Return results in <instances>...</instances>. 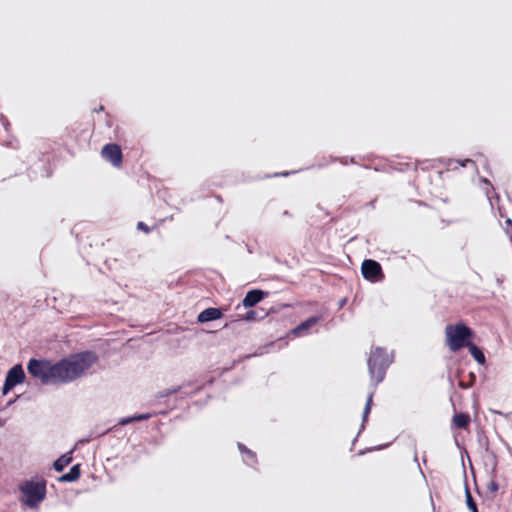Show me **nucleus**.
Here are the masks:
<instances>
[{"instance_id": "nucleus-16", "label": "nucleus", "mask_w": 512, "mask_h": 512, "mask_svg": "<svg viewBox=\"0 0 512 512\" xmlns=\"http://www.w3.org/2000/svg\"><path fill=\"white\" fill-rule=\"evenodd\" d=\"M237 447L240 453L243 455V462L247 466L254 467V465L258 462L256 453L241 442H237Z\"/></svg>"}, {"instance_id": "nucleus-55", "label": "nucleus", "mask_w": 512, "mask_h": 512, "mask_svg": "<svg viewBox=\"0 0 512 512\" xmlns=\"http://www.w3.org/2000/svg\"><path fill=\"white\" fill-rule=\"evenodd\" d=\"M470 469H471L472 473H474V468H473L472 464H470Z\"/></svg>"}, {"instance_id": "nucleus-7", "label": "nucleus", "mask_w": 512, "mask_h": 512, "mask_svg": "<svg viewBox=\"0 0 512 512\" xmlns=\"http://www.w3.org/2000/svg\"><path fill=\"white\" fill-rule=\"evenodd\" d=\"M101 156L115 168L122 166L123 154L117 143H106L101 149Z\"/></svg>"}, {"instance_id": "nucleus-58", "label": "nucleus", "mask_w": 512, "mask_h": 512, "mask_svg": "<svg viewBox=\"0 0 512 512\" xmlns=\"http://www.w3.org/2000/svg\"><path fill=\"white\" fill-rule=\"evenodd\" d=\"M476 492L479 494V488L477 485H476Z\"/></svg>"}, {"instance_id": "nucleus-35", "label": "nucleus", "mask_w": 512, "mask_h": 512, "mask_svg": "<svg viewBox=\"0 0 512 512\" xmlns=\"http://www.w3.org/2000/svg\"><path fill=\"white\" fill-rule=\"evenodd\" d=\"M358 158L363 161L371 162L376 158V156L374 154H368L364 156H358Z\"/></svg>"}, {"instance_id": "nucleus-12", "label": "nucleus", "mask_w": 512, "mask_h": 512, "mask_svg": "<svg viewBox=\"0 0 512 512\" xmlns=\"http://www.w3.org/2000/svg\"><path fill=\"white\" fill-rule=\"evenodd\" d=\"M269 295V292L260 288H253L246 292L242 299L244 308H252Z\"/></svg>"}, {"instance_id": "nucleus-39", "label": "nucleus", "mask_w": 512, "mask_h": 512, "mask_svg": "<svg viewBox=\"0 0 512 512\" xmlns=\"http://www.w3.org/2000/svg\"><path fill=\"white\" fill-rule=\"evenodd\" d=\"M348 160H349V163H351V164H359L356 156L348 157Z\"/></svg>"}, {"instance_id": "nucleus-48", "label": "nucleus", "mask_w": 512, "mask_h": 512, "mask_svg": "<svg viewBox=\"0 0 512 512\" xmlns=\"http://www.w3.org/2000/svg\"><path fill=\"white\" fill-rule=\"evenodd\" d=\"M246 247H247V250L249 253H253V250L251 249V247L249 245H246Z\"/></svg>"}, {"instance_id": "nucleus-49", "label": "nucleus", "mask_w": 512, "mask_h": 512, "mask_svg": "<svg viewBox=\"0 0 512 512\" xmlns=\"http://www.w3.org/2000/svg\"><path fill=\"white\" fill-rule=\"evenodd\" d=\"M4 424H5V420L0 418V427L4 426Z\"/></svg>"}, {"instance_id": "nucleus-2", "label": "nucleus", "mask_w": 512, "mask_h": 512, "mask_svg": "<svg viewBox=\"0 0 512 512\" xmlns=\"http://www.w3.org/2000/svg\"><path fill=\"white\" fill-rule=\"evenodd\" d=\"M21 505L30 509H38L47 495V482L39 476L31 477L19 485Z\"/></svg>"}, {"instance_id": "nucleus-28", "label": "nucleus", "mask_w": 512, "mask_h": 512, "mask_svg": "<svg viewBox=\"0 0 512 512\" xmlns=\"http://www.w3.org/2000/svg\"><path fill=\"white\" fill-rule=\"evenodd\" d=\"M137 230L144 232L145 234H148L151 231V228L143 221L137 222Z\"/></svg>"}, {"instance_id": "nucleus-23", "label": "nucleus", "mask_w": 512, "mask_h": 512, "mask_svg": "<svg viewBox=\"0 0 512 512\" xmlns=\"http://www.w3.org/2000/svg\"><path fill=\"white\" fill-rule=\"evenodd\" d=\"M492 475V479L491 481L488 483L487 485V489L491 492V493H496L498 490H499V483L494 479L496 477V474Z\"/></svg>"}, {"instance_id": "nucleus-54", "label": "nucleus", "mask_w": 512, "mask_h": 512, "mask_svg": "<svg viewBox=\"0 0 512 512\" xmlns=\"http://www.w3.org/2000/svg\"><path fill=\"white\" fill-rule=\"evenodd\" d=\"M229 326H230V323H226V324L224 325V328H228Z\"/></svg>"}, {"instance_id": "nucleus-31", "label": "nucleus", "mask_w": 512, "mask_h": 512, "mask_svg": "<svg viewBox=\"0 0 512 512\" xmlns=\"http://www.w3.org/2000/svg\"><path fill=\"white\" fill-rule=\"evenodd\" d=\"M0 121H1V124H2L3 128L5 129V131L8 132L9 126H10V122H9L8 118L5 115L1 114Z\"/></svg>"}, {"instance_id": "nucleus-26", "label": "nucleus", "mask_w": 512, "mask_h": 512, "mask_svg": "<svg viewBox=\"0 0 512 512\" xmlns=\"http://www.w3.org/2000/svg\"><path fill=\"white\" fill-rule=\"evenodd\" d=\"M330 162H340L342 165H348L349 160L347 156L339 157V156H331Z\"/></svg>"}, {"instance_id": "nucleus-37", "label": "nucleus", "mask_w": 512, "mask_h": 512, "mask_svg": "<svg viewBox=\"0 0 512 512\" xmlns=\"http://www.w3.org/2000/svg\"><path fill=\"white\" fill-rule=\"evenodd\" d=\"M388 446H389V443L382 444V445H378V446H375V447H371V448L367 449L366 451H377V450L384 449V448H386Z\"/></svg>"}, {"instance_id": "nucleus-24", "label": "nucleus", "mask_w": 512, "mask_h": 512, "mask_svg": "<svg viewBox=\"0 0 512 512\" xmlns=\"http://www.w3.org/2000/svg\"><path fill=\"white\" fill-rule=\"evenodd\" d=\"M370 412H371V410H369V408L368 409H366V408L363 409L362 422H361V425H360V429H359L358 435L365 429V424L368 421V417H369Z\"/></svg>"}, {"instance_id": "nucleus-17", "label": "nucleus", "mask_w": 512, "mask_h": 512, "mask_svg": "<svg viewBox=\"0 0 512 512\" xmlns=\"http://www.w3.org/2000/svg\"><path fill=\"white\" fill-rule=\"evenodd\" d=\"M462 466H463V476H464V488H465V502H466V506L468 508V510L470 512H479V509H478V506H477V503L476 501L474 500L471 492H470V489L468 487V484H467V475H466V470H465V466H464V462L462 461Z\"/></svg>"}, {"instance_id": "nucleus-47", "label": "nucleus", "mask_w": 512, "mask_h": 512, "mask_svg": "<svg viewBox=\"0 0 512 512\" xmlns=\"http://www.w3.org/2000/svg\"><path fill=\"white\" fill-rule=\"evenodd\" d=\"M461 372H462V370H461V369H457V371H456V376H457V377H459V376H460V374H461Z\"/></svg>"}, {"instance_id": "nucleus-45", "label": "nucleus", "mask_w": 512, "mask_h": 512, "mask_svg": "<svg viewBox=\"0 0 512 512\" xmlns=\"http://www.w3.org/2000/svg\"><path fill=\"white\" fill-rule=\"evenodd\" d=\"M373 170L378 171V172H380V171H384V169H383V168L378 167V166H374V167H373Z\"/></svg>"}, {"instance_id": "nucleus-4", "label": "nucleus", "mask_w": 512, "mask_h": 512, "mask_svg": "<svg viewBox=\"0 0 512 512\" xmlns=\"http://www.w3.org/2000/svg\"><path fill=\"white\" fill-rule=\"evenodd\" d=\"M445 330L446 344L452 352H457L466 347L475 336L474 331L462 322L447 325Z\"/></svg>"}, {"instance_id": "nucleus-42", "label": "nucleus", "mask_w": 512, "mask_h": 512, "mask_svg": "<svg viewBox=\"0 0 512 512\" xmlns=\"http://www.w3.org/2000/svg\"><path fill=\"white\" fill-rule=\"evenodd\" d=\"M458 385H459V387H460L461 389H468V388H469V386H468V385H466V384H465L464 382H462V381H460V382L458 383Z\"/></svg>"}, {"instance_id": "nucleus-19", "label": "nucleus", "mask_w": 512, "mask_h": 512, "mask_svg": "<svg viewBox=\"0 0 512 512\" xmlns=\"http://www.w3.org/2000/svg\"><path fill=\"white\" fill-rule=\"evenodd\" d=\"M470 421V415L464 412L455 413L452 417V425L457 429H466Z\"/></svg>"}, {"instance_id": "nucleus-1", "label": "nucleus", "mask_w": 512, "mask_h": 512, "mask_svg": "<svg viewBox=\"0 0 512 512\" xmlns=\"http://www.w3.org/2000/svg\"><path fill=\"white\" fill-rule=\"evenodd\" d=\"M98 354L93 350L70 353L55 361L49 358L32 357L26 364L28 374L44 386L68 384L80 378L96 364Z\"/></svg>"}, {"instance_id": "nucleus-51", "label": "nucleus", "mask_w": 512, "mask_h": 512, "mask_svg": "<svg viewBox=\"0 0 512 512\" xmlns=\"http://www.w3.org/2000/svg\"><path fill=\"white\" fill-rule=\"evenodd\" d=\"M496 281H497L498 285H501V284H502V279L497 278V279H496Z\"/></svg>"}, {"instance_id": "nucleus-57", "label": "nucleus", "mask_w": 512, "mask_h": 512, "mask_svg": "<svg viewBox=\"0 0 512 512\" xmlns=\"http://www.w3.org/2000/svg\"><path fill=\"white\" fill-rule=\"evenodd\" d=\"M470 376H471V377H473V378H475V375H474V373H473V372H470Z\"/></svg>"}, {"instance_id": "nucleus-30", "label": "nucleus", "mask_w": 512, "mask_h": 512, "mask_svg": "<svg viewBox=\"0 0 512 512\" xmlns=\"http://www.w3.org/2000/svg\"><path fill=\"white\" fill-rule=\"evenodd\" d=\"M373 395H374V390H372L368 396H367V400H366V403H365V406L364 408L371 410L372 408V405H373Z\"/></svg>"}, {"instance_id": "nucleus-18", "label": "nucleus", "mask_w": 512, "mask_h": 512, "mask_svg": "<svg viewBox=\"0 0 512 512\" xmlns=\"http://www.w3.org/2000/svg\"><path fill=\"white\" fill-rule=\"evenodd\" d=\"M466 348L469 351V354L472 356V358L479 364V365H485L486 364V357L484 355V352L482 348H480L478 345H476L473 340L466 346Z\"/></svg>"}, {"instance_id": "nucleus-32", "label": "nucleus", "mask_w": 512, "mask_h": 512, "mask_svg": "<svg viewBox=\"0 0 512 512\" xmlns=\"http://www.w3.org/2000/svg\"><path fill=\"white\" fill-rule=\"evenodd\" d=\"M438 161L442 165H445L447 167H450L453 163H455V159L454 158H440V159H438Z\"/></svg>"}, {"instance_id": "nucleus-6", "label": "nucleus", "mask_w": 512, "mask_h": 512, "mask_svg": "<svg viewBox=\"0 0 512 512\" xmlns=\"http://www.w3.org/2000/svg\"><path fill=\"white\" fill-rule=\"evenodd\" d=\"M362 277L370 283L382 282L385 278L381 264L371 258L364 259L361 264Z\"/></svg>"}, {"instance_id": "nucleus-13", "label": "nucleus", "mask_w": 512, "mask_h": 512, "mask_svg": "<svg viewBox=\"0 0 512 512\" xmlns=\"http://www.w3.org/2000/svg\"><path fill=\"white\" fill-rule=\"evenodd\" d=\"M73 452L74 448L70 451L61 454L58 458H56L52 463V468L61 473L64 469L73 461Z\"/></svg>"}, {"instance_id": "nucleus-20", "label": "nucleus", "mask_w": 512, "mask_h": 512, "mask_svg": "<svg viewBox=\"0 0 512 512\" xmlns=\"http://www.w3.org/2000/svg\"><path fill=\"white\" fill-rule=\"evenodd\" d=\"M478 442H479V445L481 447H483L485 449V451L490 453V455L492 456V458H493V465H492L491 472H492L493 475H495L496 469H497V455H496V453L494 451H490L488 437L486 435H484V434H480V435H478Z\"/></svg>"}, {"instance_id": "nucleus-5", "label": "nucleus", "mask_w": 512, "mask_h": 512, "mask_svg": "<svg viewBox=\"0 0 512 512\" xmlns=\"http://www.w3.org/2000/svg\"><path fill=\"white\" fill-rule=\"evenodd\" d=\"M26 381V374L21 363L14 364L6 372L5 380L1 388L2 395L9 394L16 386Z\"/></svg>"}, {"instance_id": "nucleus-10", "label": "nucleus", "mask_w": 512, "mask_h": 512, "mask_svg": "<svg viewBox=\"0 0 512 512\" xmlns=\"http://www.w3.org/2000/svg\"><path fill=\"white\" fill-rule=\"evenodd\" d=\"M226 307H208L197 315V322L200 324L219 320L224 317Z\"/></svg>"}, {"instance_id": "nucleus-34", "label": "nucleus", "mask_w": 512, "mask_h": 512, "mask_svg": "<svg viewBox=\"0 0 512 512\" xmlns=\"http://www.w3.org/2000/svg\"><path fill=\"white\" fill-rule=\"evenodd\" d=\"M92 438H94V436H93V434H92V432H91L89 436H87V437H85V438H82V439L78 440V442L75 444V446H74L73 448L75 449V448H76V446H77V444H79V443H80V444H84V443H88V442H90V440H91Z\"/></svg>"}, {"instance_id": "nucleus-29", "label": "nucleus", "mask_w": 512, "mask_h": 512, "mask_svg": "<svg viewBox=\"0 0 512 512\" xmlns=\"http://www.w3.org/2000/svg\"><path fill=\"white\" fill-rule=\"evenodd\" d=\"M394 169H396L397 171L399 172H405L407 170L410 169V164L409 163H397V165L394 167Z\"/></svg>"}, {"instance_id": "nucleus-44", "label": "nucleus", "mask_w": 512, "mask_h": 512, "mask_svg": "<svg viewBox=\"0 0 512 512\" xmlns=\"http://www.w3.org/2000/svg\"><path fill=\"white\" fill-rule=\"evenodd\" d=\"M103 110H104V106L103 105H100L98 108L94 109L95 112H99V111H103Z\"/></svg>"}, {"instance_id": "nucleus-15", "label": "nucleus", "mask_w": 512, "mask_h": 512, "mask_svg": "<svg viewBox=\"0 0 512 512\" xmlns=\"http://www.w3.org/2000/svg\"><path fill=\"white\" fill-rule=\"evenodd\" d=\"M155 415H156V413H149V412H147V413H135L133 415H129V416H125V417L120 418L116 425H118V428H120V426H125V425H128V424L133 423V422H140V421L149 420L150 418H152Z\"/></svg>"}, {"instance_id": "nucleus-3", "label": "nucleus", "mask_w": 512, "mask_h": 512, "mask_svg": "<svg viewBox=\"0 0 512 512\" xmlns=\"http://www.w3.org/2000/svg\"><path fill=\"white\" fill-rule=\"evenodd\" d=\"M393 361V351L388 354L386 348L380 346L371 349L367 365L373 389L385 379L386 371Z\"/></svg>"}, {"instance_id": "nucleus-27", "label": "nucleus", "mask_w": 512, "mask_h": 512, "mask_svg": "<svg viewBox=\"0 0 512 512\" xmlns=\"http://www.w3.org/2000/svg\"><path fill=\"white\" fill-rule=\"evenodd\" d=\"M297 172H298V170L283 171V172L274 173L273 175H266L265 178H270V177H287V176H289L291 174H295Z\"/></svg>"}, {"instance_id": "nucleus-53", "label": "nucleus", "mask_w": 512, "mask_h": 512, "mask_svg": "<svg viewBox=\"0 0 512 512\" xmlns=\"http://www.w3.org/2000/svg\"><path fill=\"white\" fill-rule=\"evenodd\" d=\"M414 460L418 462L417 453H415Z\"/></svg>"}, {"instance_id": "nucleus-38", "label": "nucleus", "mask_w": 512, "mask_h": 512, "mask_svg": "<svg viewBox=\"0 0 512 512\" xmlns=\"http://www.w3.org/2000/svg\"><path fill=\"white\" fill-rule=\"evenodd\" d=\"M347 303V298H341L339 301H338V308L341 309L343 308Z\"/></svg>"}, {"instance_id": "nucleus-21", "label": "nucleus", "mask_w": 512, "mask_h": 512, "mask_svg": "<svg viewBox=\"0 0 512 512\" xmlns=\"http://www.w3.org/2000/svg\"><path fill=\"white\" fill-rule=\"evenodd\" d=\"M120 430V428H118V425H113L111 427H108L107 429L105 430H99L98 427H95L91 432L94 436V438H97V437H102V436H105L106 434H109V433H116Z\"/></svg>"}, {"instance_id": "nucleus-46", "label": "nucleus", "mask_w": 512, "mask_h": 512, "mask_svg": "<svg viewBox=\"0 0 512 512\" xmlns=\"http://www.w3.org/2000/svg\"><path fill=\"white\" fill-rule=\"evenodd\" d=\"M326 165H327L326 163H319V164L317 165V167H318V168H323V167H325Z\"/></svg>"}, {"instance_id": "nucleus-9", "label": "nucleus", "mask_w": 512, "mask_h": 512, "mask_svg": "<svg viewBox=\"0 0 512 512\" xmlns=\"http://www.w3.org/2000/svg\"><path fill=\"white\" fill-rule=\"evenodd\" d=\"M323 320L322 315H312L296 325L290 333L296 337L307 335L310 330Z\"/></svg>"}, {"instance_id": "nucleus-25", "label": "nucleus", "mask_w": 512, "mask_h": 512, "mask_svg": "<svg viewBox=\"0 0 512 512\" xmlns=\"http://www.w3.org/2000/svg\"><path fill=\"white\" fill-rule=\"evenodd\" d=\"M455 162L458 163V165L461 166V167H467L469 164H472L474 167H476L475 161L470 159V158L455 159Z\"/></svg>"}, {"instance_id": "nucleus-14", "label": "nucleus", "mask_w": 512, "mask_h": 512, "mask_svg": "<svg viewBox=\"0 0 512 512\" xmlns=\"http://www.w3.org/2000/svg\"><path fill=\"white\" fill-rule=\"evenodd\" d=\"M81 477V464L77 463L70 467L69 471L57 478L60 483H73Z\"/></svg>"}, {"instance_id": "nucleus-22", "label": "nucleus", "mask_w": 512, "mask_h": 512, "mask_svg": "<svg viewBox=\"0 0 512 512\" xmlns=\"http://www.w3.org/2000/svg\"><path fill=\"white\" fill-rule=\"evenodd\" d=\"M274 346H275V342H269L265 346L260 347L259 350L256 351L255 353L249 354V355L245 356V358L249 359V358L254 357V356H261V355H263L264 353H266L268 351L267 348L274 347Z\"/></svg>"}, {"instance_id": "nucleus-33", "label": "nucleus", "mask_w": 512, "mask_h": 512, "mask_svg": "<svg viewBox=\"0 0 512 512\" xmlns=\"http://www.w3.org/2000/svg\"><path fill=\"white\" fill-rule=\"evenodd\" d=\"M505 224H506L505 232L507 235H509L512 232V219L506 218Z\"/></svg>"}, {"instance_id": "nucleus-36", "label": "nucleus", "mask_w": 512, "mask_h": 512, "mask_svg": "<svg viewBox=\"0 0 512 512\" xmlns=\"http://www.w3.org/2000/svg\"><path fill=\"white\" fill-rule=\"evenodd\" d=\"M21 397V395H18L16 396L15 398H12V399H9L6 403V405L1 409V410H4L10 406H12L14 403H16V401Z\"/></svg>"}, {"instance_id": "nucleus-43", "label": "nucleus", "mask_w": 512, "mask_h": 512, "mask_svg": "<svg viewBox=\"0 0 512 512\" xmlns=\"http://www.w3.org/2000/svg\"><path fill=\"white\" fill-rule=\"evenodd\" d=\"M363 168L365 169H373L374 166H372L371 164H364V165H361Z\"/></svg>"}, {"instance_id": "nucleus-52", "label": "nucleus", "mask_w": 512, "mask_h": 512, "mask_svg": "<svg viewBox=\"0 0 512 512\" xmlns=\"http://www.w3.org/2000/svg\"><path fill=\"white\" fill-rule=\"evenodd\" d=\"M365 452H366V451L361 450V451H359V455H363Z\"/></svg>"}, {"instance_id": "nucleus-56", "label": "nucleus", "mask_w": 512, "mask_h": 512, "mask_svg": "<svg viewBox=\"0 0 512 512\" xmlns=\"http://www.w3.org/2000/svg\"><path fill=\"white\" fill-rule=\"evenodd\" d=\"M7 145H8V146H10V147H13V145H12V142H11V141H10V142H8V143H7Z\"/></svg>"}, {"instance_id": "nucleus-50", "label": "nucleus", "mask_w": 512, "mask_h": 512, "mask_svg": "<svg viewBox=\"0 0 512 512\" xmlns=\"http://www.w3.org/2000/svg\"><path fill=\"white\" fill-rule=\"evenodd\" d=\"M215 198L220 202L222 201V197L220 195H216Z\"/></svg>"}, {"instance_id": "nucleus-41", "label": "nucleus", "mask_w": 512, "mask_h": 512, "mask_svg": "<svg viewBox=\"0 0 512 512\" xmlns=\"http://www.w3.org/2000/svg\"><path fill=\"white\" fill-rule=\"evenodd\" d=\"M448 381H449V384H450L451 388H454V380H453V377L451 375H448Z\"/></svg>"}, {"instance_id": "nucleus-40", "label": "nucleus", "mask_w": 512, "mask_h": 512, "mask_svg": "<svg viewBox=\"0 0 512 512\" xmlns=\"http://www.w3.org/2000/svg\"><path fill=\"white\" fill-rule=\"evenodd\" d=\"M480 181L484 184H487V185H490L492 187V184L491 182L489 181V179L485 178V177H482L480 178Z\"/></svg>"}, {"instance_id": "nucleus-11", "label": "nucleus", "mask_w": 512, "mask_h": 512, "mask_svg": "<svg viewBox=\"0 0 512 512\" xmlns=\"http://www.w3.org/2000/svg\"><path fill=\"white\" fill-rule=\"evenodd\" d=\"M188 386H191V383L188 382L187 384H182V385H178V386H173L171 388H166L162 391H159L156 395V398L158 399H162V398H166V397H169L171 395H175V394H180L179 396V399H184L186 397H190L192 396L193 394H196L198 391H200L202 389V387H198L196 388L194 391L192 392H187L185 391L184 389Z\"/></svg>"}, {"instance_id": "nucleus-8", "label": "nucleus", "mask_w": 512, "mask_h": 512, "mask_svg": "<svg viewBox=\"0 0 512 512\" xmlns=\"http://www.w3.org/2000/svg\"><path fill=\"white\" fill-rule=\"evenodd\" d=\"M247 310L243 315L237 314L233 316L234 318L230 321V323L245 321V322H254L258 320H262L265 317L275 313L277 309L275 307H270L267 311H264L263 308L259 310L250 309Z\"/></svg>"}]
</instances>
